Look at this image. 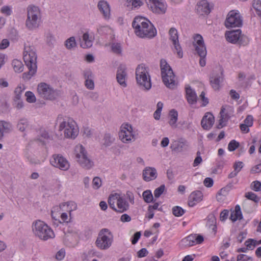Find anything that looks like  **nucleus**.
Returning <instances> with one entry per match:
<instances>
[{
	"mask_svg": "<svg viewBox=\"0 0 261 261\" xmlns=\"http://www.w3.org/2000/svg\"><path fill=\"white\" fill-rule=\"evenodd\" d=\"M136 35L140 38H153L156 35V31L153 25L143 17H136L132 23Z\"/></svg>",
	"mask_w": 261,
	"mask_h": 261,
	"instance_id": "obj_1",
	"label": "nucleus"
},
{
	"mask_svg": "<svg viewBox=\"0 0 261 261\" xmlns=\"http://www.w3.org/2000/svg\"><path fill=\"white\" fill-rule=\"evenodd\" d=\"M23 58L29 71L22 74V78L24 80L28 81L35 74L37 69V55L35 47L25 46Z\"/></svg>",
	"mask_w": 261,
	"mask_h": 261,
	"instance_id": "obj_2",
	"label": "nucleus"
},
{
	"mask_svg": "<svg viewBox=\"0 0 261 261\" xmlns=\"http://www.w3.org/2000/svg\"><path fill=\"white\" fill-rule=\"evenodd\" d=\"M57 122L60 123L59 130L64 129V136L66 138H75L78 135L79 130L75 122L69 117L63 118L59 116Z\"/></svg>",
	"mask_w": 261,
	"mask_h": 261,
	"instance_id": "obj_3",
	"label": "nucleus"
},
{
	"mask_svg": "<svg viewBox=\"0 0 261 261\" xmlns=\"http://www.w3.org/2000/svg\"><path fill=\"white\" fill-rule=\"evenodd\" d=\"M32 227L34 234L41 240L46 241L55 237L53 230L43 221H35L33 223Z\"/></svg>",
	"mask_w": 261,
	"mask_h": 261,
	"instance_id": "obj_4",
	"label": "nucleus"
},
{
	"mask_svg": "<svg viewBox=\"0 0 261 261\" xmlns=\"http://www.w3.org/2000/svg\"><path fill=\"white\" fill-rule=\"evenodd\" d=\"M27 18L25 25L30 30H34L38 28L41 18L39 8L35 6L31 5L27 8Z\"/></svg>",
	"mask_w": 261,
	"mask_h": 261,
	"instance_id": "obj_5",
	"label": "nucleus"
},
{
	"mask_svg": "<svg viewBox=\"0 0 261 261\" xmlns=\"http://www.w3.org/2000/svg\"><path fill=\"white\" fill-rule=\"evenodd\" d=\"M160 68L163 82L165 85L169 89H174L176 83L175 75L170 65L164 59L160 61Z\"/></svg>",
	"mask_w": 261,
	"mask_h": 261,
	"instance_id": "obj_6",
	"label": "nucleus"
},
{
	"mask_svg": "<svg viewBox=\"0 0 261 261\" xmlns=\"http://www.w3.org/2000/svg\"><path fill=\"white\" fill-rule=\"evenodd\" d=\"M136 79L137 84L145 89L149 90L151 88V84L148 69L144 65H139L136 68Z\"/></svg>",
	"mask_w": 261,
	"mask_h": 261,
	"instance_id": "obj_7",
	"label": "nucleus"
},
{
	"mask_svg": "<svg viewBox=\"0 0 261 261\" xmlns=\"http://www.w3.org/2000/svg\"><path fill=\"white\" fill-rule=\"evenodd\" d=\"M108 203L111 208L120 213H123L129 208L128 202L117 194L110 196Z\"/></svg>",
	"mask_w": 261,
	"mask_h": 261,
	"instance_id": "obj_8",
	"label": "nucleus"
},
{
	"mask_svg": "<svg viewBox=\"0 0 261 261\" xmlns=\"http://www.w3.org/2000/svg\"><path fill=\"white\" fill-rule=\"evenodd\" d=\"M226 40L232 43H238L243 46L246 45L249 41V38L245 35L241 34V30H236L227 32L225 33Z\"/></svg>",
	"mask_w": 261,
	"mask_h": 261,
	"instance_id": "obj_9",
	"label": "nucleus"
},
{
	"mask_svg": "<svg viewBox=\"0 0 261 261\" xmlns=\"http://www.w3.org/2000/svg\"><path fill=\"white\" fill-rule=\"evenodd\" d=\"M37 92L42 98L49 100L55 99L58 95L56 90L45 83H41L38 85Z\"/></svg>",
	"mask_w": 261,
	"mask_h": 261,
	"instance_id": "obj_10",
	"label": "nucleus"
},
{
	"mask_svg": "<svg viewBox=\"0 0 261 261\" xmlns=\"http://www.w3.org/2000/svg\"><path fill=\"white\" fill-rule=\"evenodd\" d=\"M75 151L78 152L76 154V158L81 166L87 169L91 168L93 165V163L88 158L84 147L82 145L77 146Z\"/></svg>",
	"mask_w": 261,
	"mask_h": 261,
	"instance_id": "obj_11",
	"label": "nucleus"
},
{
	"mask_svg": "<svg viewBox=\"0 0 261 261\" xmlns=\"http://www.w3.org/2000/svg\"><path fill=\"white\" fill-rule=\"evenodd\" d=\"M242 24V17L237 11L232 10L228 13L225 21V25L227 28L240 27Z\"/></svg>",
	"mask_w": 261,
	"mask_h": 261,
	"instance_id": "obj_12",
	"label": "nucleus"
},
{
	"mask_svg": "<svg viewBox=\"0 0 261 261\" xmlns=\"http://www.w3.org/2000/svg\"><path fill=\"white\" fill-rule=\"evenodd\" d=\"M113 241V235L112 232L109 235L98 234L95 241L96 246L101 250H107L112 245Z\"/></svg>",
	"mask_w": 261,
	"mask_h": 261,
	"instance_id": "obj_13",
	"label": "nucleus"
},
{
	"mask_svg": "<svg viewBox=\"0 0 261 261\" xmlns=\"http://www.w3.org/2000/svg\"><path fill=\"white\" fill-rule=\"evenodd\" d=\"M148 8L152 12L163 14L165 13L167 10V5L161 0H145Z\"/></svg>",
	"mask_w": 261,
	"mask_h": 261,
	"instance_id": "obj_14",
	"label": "nucleus"
},
{
	"mask_svg": "<svg viewBox=\"0 0 261 261\" xmlns=\"http://www.w3.org/2000/svg\"><path fill=\"white\" fill-rule=\"evenodd\" d=\"M50 162L52 166L63 171H67L70 166L67 160L59 154H54Z\"/></svg>",
	"mask_w": 261,
	"mask_h": 261,
	"instance_id": "obj_15",
	"label": "nucleus"
},
{
	"mask_svg": "<svg viewBox=\"0 0 261 261\" xmlns=\"http://www.w3.org/2000/svg\"><path fill=\"white\" fill-rule=\"evenodd\" d=\"M169 34L170 36L169 39L174 46V52L176 53L179 58H181L183 57V53L179 43L177 30L174 28H171L169 30Z\"/></svg>",
	"mask_w": 261,
	"mask_h": 261,
	"instance_id": "obj_16",
	"label": "nucleus"
},
{
	"mask_svg": "<svg viewBox=\"0 0 261 261\" xmlns=\"http://www.w3.org/2000/svg\"><path fill=\"white\" fill-rule=\"evenodd\" d=\"M193 45L195 47V50L200 57L206 56V47L203 38L200 35L197 34L194 37Z\"/></svg>",
	"mask_w": 261,
	"mask_h": 261,
	"instance_id": "obj_17",
	"label": "nucleus"
},
{
	"mask_svg": "<svg viewBox=\"0 0 261 261\" xmlns=\"http://www.w3.org/2000/svg\"><path fill=\"white\" fill-rule=\"evenodd\" d=\"M133 129L132 126L126 124L119 133V136L121 140L125 143H128L135 140L134 135L132 134Z\"/></svg>",
	"mask_w": 261,
	"mask_h": 261,
	"instance_id": "obj_18",
	"label": "nucleus"
},
{
	"mask_svg": "<svg viewBox=\"0 0 261 261\" xmlns=\"http://www.w3.org/2000/svg\"><path fill=\"white\" fill-rule=\"evenodd\" d=\"M127 78L126 67L124 65H120L118 67L116 79L117 82L123 87L127 86L126 80Z\"/></svg>",
	"mask_w": 261,
	"mask_h": 261,
	"instance_id": "obj_19",
	"label": "nucleus"
},
{
	"mask_svg": "<svg viewBox=\"0 0 261 261\" xmlns=\"http://www.w3.org/2000/svg\"><path fill=\"white\" fill-rule=\"evenodd\" d=\"M212 7L206 0L199 1L196 7V12L199 15H205L208 14L211 11Z\"/></svg>",
	"mask_w": 261,
	"mask_h": 261,
	"instance_id": "obj_20",
	"label": "nucleus"
},
{
	"mask_svg": "<svg viewBox=\"0 0 261 261\" xmlns=\"http://www.w3.org/2000/svg\"><path fill=\"white\" fill-rule=\"evenodd\" d=\"M223 80V76L222 71L218 73L213 72L210 76L211 85L215 90L219 89Z\"/></svg>",
	"mask_w": 261,
	"mask_h": 261,
	"instance_id": "obj_21",
	"label": "nucleus"
},
{
	"mask_svg": "<svg viewBox=\"0 0 261 261\" xmlns=\"http://www.w3.org/2000/svg\"><path fill=\"white\" fill-rule=\"evenodd\" d=\"M188 142L181 138L173 141L171 144L170 148L175 152H181L187 149Z\"/></svg>",
	"mask_w": 261,
	"mask_h": 261,
	"instance_id": "obj_22",
	"label": "nucleus"
},
{
	"mask_svg": "<svg viewBox=\"0 0 261 261\" xmlns=\"http://www.w3.org/2000/svg\"><path fill=\"white\" fill-rule=\"evenodd\" d=\"M215 121L214 116L212 113L207 112L206 113L203 117L201 124L202 128L204 129H210L213 125Z\"/></svg>",
	"mask_w": 261,
	"mask_h": 261,
	"instance_id": "obj_23",
	"label": "nucleus"
},
{
	"mask_svg": "<svg viewBox=\"0 0 261 261\" xmlns=\"http://www.w3.org/2000/svg\"><path fill=\"white\" fill-rule=\"evenodd\" d=\"M203 195L201 191H196L192 192L189 197L188 205L190 207L194 206L202 200Z\"/></svg>",
	"mask_w": 261,
	"mask_h": 261,
	"instance_id": "obj_24",
	"label": "nucleus"
},
{
	"mask_svg": "<svg viewBox=\"0 0 261 261\" xmlns=\"http://www.w3.org/2000/svg\"><path fill=\"white\" fill-rule=\"evenodd\" d=\"M143 176L146 181L153 180L157 177L156 170L154 168L147 167L143 171Z\"/></svg>",
	"mask_w": 261,
	"mask_h": 261,
	"instance_id": "obj_25",
	"label": "nucleus"
},
{
	"mask_svg": "<svg viewBox=\"0 0 261 261\" xmlns=\"http://www.w3.org/2000/svg\"><path fill=\"white\" fill-rule=\"evenodd\" d=\"M59 208L62 211L68 212L70 216L71 212L77 209V205L76 203L73 201H69L66 203H61L60 204L59 207L58 206L55 207V209L57 210H58Z\"/></svg>",
	"mask_w": 261,
	"mask_h": 261,
	"instance_id": "obj_26",
	"label": "nucleus"
},
{
	"mask_svg": "<svg viewBox=\"0 0 261 261\" xmlns=\"http://www.w3.org/2000/svg\"><path fill=\"white\" fill-rule=\"evenodd\" d=\"M97 7L99 10L106 18H109L110 15V8L108 3L104 1L98 2Z\"/></svg>",
	"mask_w": 261,
	"mask_h": 261,
	"instance_id": "obj_27",
	"label": "nucleus"
},
{
	"mask_svg": "<svg viewBox=\"0 0 261 261\" xmlns=\"http://www.w3.org/2000/svg\"><path fill=\"white\" fill-rule=\"evenodd\" d=\"M194 236L191 234L188 237L182 239L179 244V246L181 248H186L193 246L195 244Z\"/></svg>",
	"mask_w": 261,
	"mask_h": 261,
	"instance_id": "obj_28",
	"label": "nucleus"
},
{
	"mask_svg": "<svg viewBox=\"0 0 261 261\" xmlns=\"http://www.w3.org/2000/svg\"><path fill=\"white\" fill-rule=\"evenodd\" d=\"M187 98L190 104H193L196 102L197 96L195 92L191 88L190 86L187 87L186 88Z\"/></svg>",
	"mask_w": 261,
	"mask_h": 261,
	"instance_id": "obj_29",
	"label": "nucleus"
},
{
	"mask_svg": "<svg viewBox=\"0 0 261 261\" xmlns=\"http://www.w3.org/2000/svg\"><path fill=\"white\" fill-rule=\"evenodd\" d=\"M81 46L83 48H89L92 45V40L90 37L88 33H85L80 41Z\"/></svg>",
	"mask_w": 261,
	"mask_h": 261,
	"instance_id": "obj_30",
	"label": "nucleus"
},
{
	"mask_svg": "<svg viewBox=\"0 0 261 261\" xmlns=\"http://www.w3.org/2000/svg\"><path fill=\"white\" fill-rule=\"evenodd\" d=\"M230 219L232 222H235L237 220H241L243 218L242 213L241 211V207L239 205H237L235 207L234 211L231 212Z\"/></svg>",
	"mask_w": 261,
	"mask_h": 261,
	"instance_id": "obj_31",
	"label": "nucleus"
},
{
	"mask_svg": "<svg viewBox=\"0 0 261 261\" xmlns=\"http://www.w3.org/2000/svg\"><path fill=\"white\" fill-rule=\"evenodd\" d=\"M170 120L169 121V124L173 128L177 127L176 122L177 121L178 113L174 110L172 109L169 113Z\"/></svg>",
	"mask_w": 261,
	"mask_h": 261,
	"instance_id": "obj_32",
	"label": "nucleus"
},
{
	"mask_svg": "<svg viewBox=\"0 0 261 261\" xmlns=\"http://www.w3.org/2000/svg\"><path fill=\"white\" fill-rule=\"evenodd\" d=\"M29 121L27 118H22L18 120L16 128L21 132H23L29 127Z\"/></svg>",
	"mask_w": 261,
	"mask_h": 261,
	"instance_id": "obj_33",
	"label": "nucleus"
},
{
	"mask_svg": "<svg viewBox=\"0 0 261 261\" xmlns=\"http://www.w3.org/2000/svg\"><path fill=\"white\" fill-rule=\"evenodd\" d=\"M206 225L213 230L216 231V218L213 214H210L207 217Z\"/></svg>",
	"mask_w": 261,
	"mask_h": 261,
	"instance_id": "obj_34",
	"label": "nucleus"
},
{
	"mask_svg": "<svg viewBox=\"0 0 261 261\" xmlns=\"http://www.w3.org/2000/svg\"><path fill=\"white\" fill-rule=\"evenodd\" d=\"M12 66L16 72L20 73L23 70V65L20 60H13L12 62Z\"/></svg>",
	"mask_w": 261,
	"mask_h": 261,
	"instance_id": "obj_35",
	"label": "nucleus"
},
{
	"mask_svg": "<svg viewBox=\"0 0 261 261\" xmlns=\"http://www.w3.org/2000/svg\"><path fill=\"white\" fill-rule=\"evenodd\" d=\"M142 197L146 203H149L154 202L153 197L150 190H147L143 192Z\"/></svg>",
	"mask_w": 261,
	"mask_h": 261,
	"instance_id": "obj_36",
	"label": "nucleus"
},
{
	"mask_svg": "<svg viewBox=\"0 0 261 261\" xmlns=\"http://www.w3.org/2000/svg\"><path fill=\"white\" fill-rule=\"evenodd\" d=\"M65 45L68 49L75 47L76 46L75 38L74 37H71L67 39L65 42Z\"/></svg>",
	"mask_w": 261,
	"mask_h": 261,
	"instance_id": "obj_37",
	"label": "nucleus"
},
{
	"mask_svg": "<svg viewBox=\"0 0 261 261\" xmlns=\"http://www.w3.org/2000/svg\"><path fill=\"white\" fill-rule=\"evenodd\" d=\"M114 139L109 134H106L103 139V145L105 147L110 146L113 142Z\"/></svg>",
	"mask_w": 261,
	"mask_h": 261,
	"instance_id": "obj_38",
	"label": "nucleus"
},
{
	"mask_svg": "<svg viewBox=\"0 0 261 261\" xmlns=\"http://www.w3.org/2000/svg\"><path fill=\"white\" fill-rule=\"evenodd\" d=\"M0 126L6 133L10 132L12 127L10 122L5 121H0Z\"/></svg>",
	"mask_w": 261,
	"mask_h": 261,
	"instance_id": "obj_39",
	"label": "nucleus"
},
{
	"mask_svg": "<svg viewBox=\"0 0 261 261\" xmlns=\"http://www.w3.org/2000/svg\"><path fill=\"white\" fill-rule=\"evenodd\" d=\"M185 212V210L179 206H175L172 208V213L175 217H180Z\"/></svg>",
	"mask_w": 261,
	"mask_h": 261,
	"instance_id": "obj_40",
	"label": "nucleus"
},
{
	"mask_svg": "<svg viewBox=\"0 0 261 261\" xmlns=\"http://www.w3.org/2000/svg\"><path fill=\"white\" fill-rule=\"evenodd\" d=\"M111 49L112 51L118 55H120L122 52V47L120 43H114L111 45Z\"/></svg>",
	"mask_w": 261,
	"mask_h": 261,
	"instance_id": "obj_41",
	"label": "nucleus"
},
{
	"mask_svg": "<svg viewBox=\"0 0 261 261\" xmlns=\"http://www.w3.org/2000/svg\"><path fill=\"white\" fill-rule=\"evenodd\" d=\"M252 5L256 10L257 14L261 17V2L259 0H254Z\"/></svg>",
	"mask_w": 261,
	"mask_h": 261,
	"instance_id": "obj_42",
	"label": "nucleus"
},
{
	"mask_svg": "<svg viewBox=\"0 0 261 261\" xmlns=\"http://www.w3.org/2000/svg\"><path fill=\"white\" fill-rule=\"evenodd\" d=\"M25 96L27 97V101L30 103L35 102L36 100V97L34 94L31 91H27L25 93Z\"/></svg>",
	"mask_w": 261,
	"mask_h": 261,
	"instance_id": "obj_43",
	"label": "nucleus"
},
{
	"mask_svg": "<svg viewBox=\"0 0 261 261\" xmlns=\"http://www.w3.org/2000/svg\"><path fill=\"white\" fill-rule=\"evenodd\" d=\"M165 189L164 185H162L154 191V196L155 198H159L164 192Z\"/></svg>",
	"mask_w": 261,
	"mask_h": 261,
	"instance_id": "obj_44",
	"label": "nucleus"
},
{
	"mask_svg": "<svg viewBox=\"0 0 261 261\" xmlns=\"http://www.w3.org/2000/svg\"><path fill=\"white\" fill-rule=\"evenodd\" d=\"M245 197L249 200H251L255 202H258L259 201V198L253 192H249L245 194Z\"/></svg>",
	"mask_w": 261,
	"mask_h": 261,
	"instance_id": "obj_45",
	"label": "nucleus"
},
{
	"mask_svg": "<svg viewBox=\"0 0 261 261\" xmlns=\"http://www.w3.org/2000/svg\"><path fill=\"white\" fill-rule=\"evenodd\" d=\"M239 146V143L234 140H231L228 145V149L230 151L235 150Z\"/></svg>",
	"mask_w": 261,
	"mask_h": 261,
	"instance_id": "obj_46",
	"label": "nucleus"
},
{
	"mask_svg": "<svg viewBox=\"0 0 261 261\" xmlns=\"http://www.w3.org/2000/svg\"><path fill=\"white\" fill-rule=\"evenodd\" d=\"M256 241L253 239H249L247 240L245 242V244L247 246V248L252 250L255 246V242Z\"/></svg>",
	"mask_w": 261,
	"mask_h": 261,
	"instance_id": "obj_47",
	"label": "nucleus"
},
{
	"mask_svg": "<svg viewBox=\"0 0 261 261\" xmlns=\"http://www.w3.org/2000/svg\"><path fill=\"white\" fill-rule=\"evenodd\" d=\"M93 187L95 189H98L101 185V180L98 177H95L93 179Z\"/></svg>",
	"mask_w": 261,
	"mask_h": 261,
	"instance_id": "obj_48",
	"label": "nucleus"
},
{
	"mask_svg": "<svg viewBox=\"0 0 261 261\" xmlns=\"http://www.w3.org/2000/svg\"><path fill=\"white\" fill-rule=\"evenodd\" d=\"M23 89H22V88L21 87H17L15 90V91H14V93H15V97H14V99H17V100H19V99H21V94H22V92H23Z\"/></svg>",
	"mask_w": 261,
	"mask_h": 261,
	"instance_id": "obj_49",
	"label": "nucleus"
},
{
	"mask_svg": "<svg viewBox=\"0 0 261 261\" xmlns=\"http://www.w3.org/2000/svg\"><path fill=\"white\" fill-rule=\"evenodd\" d=\"M127 2L129 5H131L135 8L140 7L143 4L141 0H127Z\"/></svg>",
	"mask_w": 261,
	"mask_h": 261,
	"instance_id": "obj_50",
	"label": "nucleus"
},
{
	"mask_svg": "<svg viewBox=\"0 0 261 261\" xmlns=\"http://www.w3.org/2000/svg\"><path fill=\"white\" fill-rule=\"evenodd\" d=\"M261 182L256 180L251 184V189L255 191H259L260 190Z\"/></svg>",
	"mask_w": 261,
	"mask_h": 261,
	"instance_id": "obj_51",
	"label": "nucleus"
},
{
	"mask_svg": "<svg viewBox=\"0 0 261 261\" xmlns=\"http://www.w3.org/2000/svg\"><path fill=\"white\" fill-rule=\"evenodd\" d=\"M243 167V163L242 162H236L233 165L234 171L239 173Z\"/></svg>",
	"mask_w": 261,
	"mask_h": 261,
	"instance_id": "obj_52",
	"label": "nucleus"
},
{
	"mask_svg": "<svg viewBox=\"0 0 261 261\" xmlns=\"http://www.w3.org/2000/svg\"><path fill=\"white\" fill-rule=\"evenodd\" d=\"M125 197L131 204H133L134 203V196L132 192L129 191H127Z\"/></svg>",
	"mask_w": 261,
	"mask_h": 261,
	"instance_id": "obj_53",
	"label": "nucleus"
},
{
	"mask_svg": "<svg viewBox=\"0 0 261 261\" xmlns=\"http://www.w3.org/2000/svg\"><path fill=\"white\" fill-rule=\"evenodd\" d=\"M214 184L213 179L210 177H206L203 181L204 185L208 188H210L213 186Z\"/></svg>",
	"mask_w": 261,
	"mask_h": 261,
	"instance_id": "obj_54",
	"label": "nucleus"
},
{
	"mask_svg": "<svg viewBox=\"0 0 261 261\" xmlns=\"http://www.w3.org/2000/svg\"><path fill=\"white\" fill-rule=\"evenodd\" d=\"M224 110H225V109L222 108L221 110L220 111V113L221 115V118L220 119V120L219 121V124L217 126L218 128H221L224 126V124H223L224 117H223V116L222 115V113L224 112Z\"/></svg>",
	"mask_w": 261,
	"mask_h": 261,
	"instance_id": "obj_55",
	"label": "nucleus"
},
{
	"mask_svg": "<svg viewBox=\"0 0 261 261\" xmlns=\"http://www.w3.org/2000/svg\"><path fill=\"white\" fill-rule=\"evenodd\" d=\"M229 211L227 210H224L222 211L220 215V219L222 221H225L227 219L228 216Z\"/></svg>",
	"mask_w": 261,
	"mask_h": 261,
	"instance_id": "obj_56",
	"label": "nucleus"
},
{
	"mask_svg": "<svg viewBox=\"0 0 261 261\" xmlns=\"http://www.w3.org/2000/svg\"><path fill=\"white\" fill-rule=\"evenodd\" d=\"M85 86L89 89H93L94 88V83L92 79L86 80Z\"/></svg>",
	"mask_w": 261,
	"mask_h": 261,
	"instance_id": "obj_57",
	"label": "nucleus"
},
{
	"mask_svg": "<svg viewBox=\"0 0 261 261\" xmlns=\"http://www.w3.org/2000/svg\"><path fill=\"white\" fill-rule=\"evenodd\" d=\"M247 232L246 231L240 232L239 236L237 237V240L239 243L242 242V241L246 238Z\"/></svg>",
	"mask_w": 261,
	"mask_h": 261,
	"instance_id": "obj_58",
	"label": "nucleus"
},
{
	"mask_svg": "<svg viewBox=\"0 0 261 261\" xmlns=\"http://www.w3.org/2000/svg\"><path fill=\"white\" fill-rule=\"evenodd\" d=\"M84 76L85 80L92 79L93 77V75L90 69H87L84 71Z\"/></svg>",
	"mask_w": 261,
	"mask_h": 261,
	"instance_id": "obj_59",
	"label": "nucleus"
},
{
	"mask_svg": "<svg viewBox=\"0 0 261 261\" xmlns=\"http://www.w3.org/2000/svg\"><path fill=\"white\" fill-rule=\"evenodd\" d=\"M194 236V242H196L197 244H201L204 240L203 237L200 234H193Z\"/></svg>",
	"mask_w": 261,
	"mask_h": 261,
	"instance_id": "obj_60",
	"label": "nucleus"
},
{
	"mask_svg": "<svg viewBox=\"0 0 261 261\" xmlns=\"http://www.w3.org/2000/svg\"><path fill=\"white\" fill-rule=\"evenodd\" d=\"M253 117L251 115H248L244 120V124H247L249 126H251L253 124Z\"/></svg>",
	"mask_w": 261,
	"mask_h": 261,
	"instance_id": "obj_61",
	"label": "nucleus"
},
{
	"mask_svg": "<svg viewBox=\"0 0 261 261\" xmlns=\"http://www.w3.org/2000/svg\"><path fill=\"white\" fill-rule=\"evenodd\" d=\"M197 156H196V158L195 159V160L194 161V163H193L194 167H196V166H198L202 162V158L199 155L200 152L198 151L197 152Z\"/></svg>",
	"mask_w": 261,
	"mask_h": 261,
	"instance_id": "obj_62",
	"label": "nucleus"
},
{
	"mask_svg": "<svg viewBox=\"0 0 261 261\" xmlns=\"http://www.w3.org/2000/svg\"><path fill=\"white\" fill-rule=\"evenodd\" d=\"M65 252L63 249L59 250L56 254V257L58 260H62L65 256Z\"/></svg>",
	"mask_w": 261,
	"mask_h": 261,
	"instance_id": "obj_63",
	"label": "nucleus"
},
{
	"mask_svg": "<svg viewBox=\"0 0 261 261\" xmlns=\"http://www.w3.org/2000/svg\"><path fill=\"white\" fill-rule=\"evenodd\" d=\"M148 253V252L146 248H142L138 252V257L141 258L146 256Z\"/></svg>",
	"mask_w": 261,
	"mask_h": 261,
	"instance_id": "obj_64",
	"label": "nucleus"
}]
</instances>
